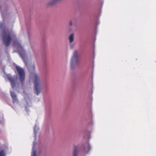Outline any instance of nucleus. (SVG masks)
Segmentation results:
<instances>
[{"mask_svg": "<svg viewBox=\"0 0 156 156\" xmlns=\"http://www.w3.org/2000/svg\"><path fill=\"white\" fill-rule=\"evenodd\" d=\"M28 70L31 77L33 78L34 89L35 90L36 94L38 95L41 92L42 89L40 79L37 74L35 73L34 66L33 65L29 68Z\"/></svg>", "mask_w": 156, "mask_h": 156, "instance_id": "f257e3e1", "label": "nucleus"}, {"mask_svg": "<svg viewBox=\"0 0 156 156\" xmlns=\"http://www.w3.org/2000/svg\"><path fill=\"white\" fill-rule=\"evenodd\" d=\"M13 45L18 49L20 55L22 58L23 61L26 65H27V58L25 54V50L23 49V47L20 43L16 40L14 41Z\"/></svg>", "mask_w": 156, "mask_h": 156, "instance_id": "f03ea898", "label": "nucleus"}, {"mask_svg": "<svg viewBox=\"0 0 156 156\" xmlns=\"http://www.w3.org/2000/svg\"><path fill=\"white\" fill-rule=\"evenodd\" d=\"M14 34L12 31H5L3 33L2 40L5 47L9 46L12 38L14 36Z\"/></svg>", "mask_w": 156, "mask_h": 156, "instance_id": "7ed1b4c3", "label": "nucleus"}, {"mask_svg": "<svg viewBox=\"0 0 156 156\" xmlns=\"http://www.w3.org/2000/svg\"><path fill=\"white\" fill-rule=\"evenodd\" d=\"M16 68L19 76L20 81L22 85L24 83L25 79V72L24 69L18 66H16Z\"/></svg>", "mask_w": 156, "mask_h": 156, "instance_id": "20e7f679", "label": "nucleus"}, {"mask_svg": "<svg viewBox=\"0 0 156 156\" xmlns=\"http://www.w3.org/2000/svg\"><path fill=\"white\" fill-rule=\"evenodd\" d=\"M78 62L77 52V51H75L74 52L71 62L70 65L71 68L73 69L75 66L78 64Z\"/></svg>", "mask_w": 156, "mask_h": 156, "instance_id": "39448f33", "label": "nucleus"}, {"mask_svg": "<svg viewBox=\"0 0 156 156\" xmlns=\"http://www.w3.org/2000/svg\"><path fill=\"white\" fill-rule=\"evenodd\" d=\"M7 77L8 79L10 81L12 87L13 88H14L16 86V79L15 78H13L9 75H7Z\"/></svg>", "mask_w": 156, "mask_h": 156, "instance_id": "423d86ee", "label": "nucleus"}, {"mask_svg": "<svg viewBox=\"0 0 156 156\" xmlns=\"http://www.w3.org/2000/svg\"><path fill=\"white\" fill-rule=\"evenodd\" d=\"M10 94L13 100V102H15L17 101V99L16 98V96L15 94V93L12 91H10Z\"/></svg>", "mask_w": 156, "mask_h": 156, "instance_id": "0eeeda50", "label": "nucleus"}, {"mask_svg": "<svg viewBox=\"0 0 156 156\" xmlns=\"http://www.w3.org/2000/svg\"><path fill=\"white\" fill-rule=\"evenodd\" d=\"M61 0H52L48 4V6H52Z\"/></svg>", "mask_w": 156, "mask_h": 156, "instance_id": "6e6552de", "label": "nucleus"}, {"mask_svg": "<svg viewBox=\"0 0 156 156\" xmlns=\"http://www.w3.org/2000/svg\"><path fill=\"white\" fill-rule=\"evenodd\" d=\"M78 146H75L74 147V150L73 153V156H77L78 154Z\"/></svg>", "mask_w": 156, "mask_h": 156, "instance_id": "1a4fd4ad", "label": "nucleus"}, {"mask_svg": "<svg viewBox=\"0 0 156 156\" xmlns=\"http://www.w3.org/2000/svg\"><path fill=\"white\" fill-rule=\"evenodd\" d=\"M90 149V145L88 144H87L84 147V150L85 151H87V152H89V151Z\"/></svg>", "mask_w": 156, "mask_h": 156, "instance_id": "9d476101", "label": "nucleus"}, {"mask_svg": "<svg viewBox=\"0 0 156 156\" xmlns=\"http://www.w3.org/2000/svg\"><path fill=\"white\" fill-rule=\"evenodd\" d=\"M69 42L70 43L73 42L74 40V35L73 34H71L69 37Z\"/></svg>", "mask_w": 156, "mask_h": 156, "instance_id": "9b49d317", "label": "nucleus"}, {"mask_svg": "<svg viewBox=\"0 0 156 156\" xmlns=\"http://www.w3.org/2000/svg\"><path fill=\"white\" fill-rule=\"evenodd\" d=\"M6 154L5 151L2 150L0 151V156H5Z\"/></svg>", "mask_w": 156, "mask_h": 156, "instance_id": "f8f14e48", "label": "nucleus"}, {"mask_svg": "<svg viewBox=\"0 0 156 156\" xmlns=\"http://www.w3.org/2000/svg\"><path fill=\"white\" fill-rule=\"evenodd\" d=\"M31 156H36L35 151H33Z\"/></svg>", "mask_w": 156, "mask_h": 156, "instance_id": "ddd939ff", "label": "nucleus"}, {"mask_svg": "<svg viewBox=\"0 0 156 156\" xmlns=\"http://www.w3.org/2000/svg\"><path fill=\"white\" fill-rule=\"evenodd\" d=\"M35 128H36V127H35L34 128V133H35V134L36 135V134L37 133V131H35Z\"/></svg>", "mask_w": 156, "mask_h": 156, "instance_id": "4468645a", "label": "nucleus"}, {"mask_svg": "<svg viewBox=\"0 0 156 156\" xmlns=\"http://www.w3.org/2000/svg\"><path fill=\"white\" fill-rule=\"evenodd\" d=\"M70 25L71 26H72L73 25L72 22L71 21H70V23H69Z\"/></svg>", "mask_w": 156, "mask_h": 156, "instance_id": "2eb2a0df", "label": "nucleus"}]
</instances>
